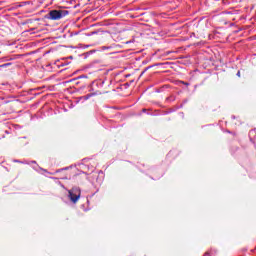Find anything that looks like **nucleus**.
I'll return each instance as SVG.
<instances>
[{"mask_svg":"<svg viewBox=\"0 0 256 256\" xmlns=\"http://www.w3.org/2000/svg\"><path fill=\"white\" fill-rule=\"evenodd\" d=\"M48 19L51 21H59V19H63V17H67L69 15V11L67 10H51L48 13Z\"/></svg>","mask_w":256,"mask_h":256,"instance_id":"1","label":"nucleus"},{"mask_svg":"<svg viewBox=\"0 0 256 256\" xmlns=\"http://www.w3.org/2000/svg\"><path fill=\"white\" fill-rule=\"evenodd\" d=\"M69 197L72 203H77V201H79V198L81 197V190L77 188L70 190Z\"/></svg>","mask_w":256,"mask_h":256,"instance_id":"2","label":"nucleus"},{"mask_svg":"<svg viewBox=\"0 0 256 256\" xmlns=\"http://www.w3.org/2000/svg\"><path fill=\"white\" fill-rule=\"evenodd\" d=\"M9 65H11V63L3 64V65H1L0 67H7V66H9Z\"/></svg>","mask_w":256,"mask_h":256,"instance_id":"3","label":"nucleus"},{"mask_svg":"<svg viewBox=\"0 0 256 256\" xmlns=\"http://www.w3.org/2000/svg\"><path fill=\"white\" fill-rule=\"evenodd\" d=\"M237 77H241V71L237 72Z\"/></svg>","mask_w":256,"mask_h":256,"instance_id":"4","label":"nucleus"},{"mask_svg":"<svg viewBox=\"0 0 256 256\" xmlns=\"http://www.w3.org/2000/svg\"><path fill=\"white\" fill-rule=\"evenodd\" d=\"M184 83V85H189V83H185V82H183Z\"/></svg>","mask_w":256,"mask_h":256,"instance_id":"5","label":"nucleus"}]
</instances>
